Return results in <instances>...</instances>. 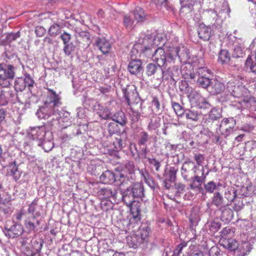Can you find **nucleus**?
Segmentation results:
<instances>
[{
  "instance_id": "1",
  "label": "nucleus",
  "mask_w": 256,
  "mask_h": 256,
  "mask_svg": "<svg viewBox=\"0 0 256 256\" xmlns=\"http://www.w3.org/2000/svg\"><path fill=\"white\" fill-rule=\"evenodd\" d=\"M242 81V78H238L230 80L227 83L226 90L231 96L240 100L238 102L242 108L256 110V100L250 95Z\"/></svg>"
},
{
  "instance_id": "2",
  "label": "nucleus",
  "mask_w": 256,
  "mask_h": 256,
  "mask_svg": "<svg viewBox=\"0 0 256 256\" xmlns=\"http://www.w3.org/2000/svg\"><path fill=\"white\" fill-rule=\"evenodd\" d=\"M184 54L181 52L180 47H170L166 50L163 47H159L155 50L152 60L158 66L166 68L174 64L176 58L182 60Z\"/></svg>"
},
{
  "instance_id": "3",
  "label": "nucleus",
  "mask_w": 256,
  "mask_h": 256,
  "mask_svg": "<svg viewBox=\"0 0 256 256\" xmlns=\"http://www.w3.org/2000/svg\"><path fill=\"white\" fill-rule=\"evenodd\" d=\"M124 96L132 112V120L137 122L140 118V110L141 109L140 98L136 88L127 86L122 90Z\"/></svg>"
},
{
  "instance_id": "4",
  "label": "nucleus",
  "mask_w": 256,
  "mask_h": 256,
  "mask_svg": "<svg viewBox=\"0 0 256 256\" xmlns=\"http://www.w3.org/2000/svg\"><path fill=\"white\" fill-rule=\"evenodd\" d=\"M122 196L123 202L130 208L134 220L136 221L140 220L141 219L140 202L134 200L136 197L132 194L130 189L128 188L122 193Z\"/></svg>"
},
{
  "instance_id": "5",
  "label": "nucleus",
  "mask_w": 256,
  "mask_h": 256,
  "mask_svg": "<svg viewBox=\"0 0 256 256\" xmlns=\"http://www.w3.org/2000/svg\"><path fill=\"white\" fill-rule=\"evenodd\" d=\"M118 168L119 172L117 174V186H124L127 184L128 182L134 178L136 168L133 162H128Z\"/></svg>"
},
{
  "instance_id": "6",
  "label": "nucleus",
  "mask_w": 256,
  "mask_h": 256,
  "mask_svg": "<svg viewBox=\"0 0 256 256\" xmlns=\"http://www.w3.org/2000/svg\"><path fill=\"white\" fill-rule=\"evenodd\" d=\"M15 76L14 68L11 64H0V86L7 88Z\"/></svg>"
},
{
  "instance_id": "7",
  "label": "nucleus",
  "mask_w": 256,
  "mask_h": 256,
  "mask_svg": "<svg viewBox=\"0 0 256 256\" xmlns=\"http://www.w3.org/2000/svg\"><path fill=\"white\" fill-rule=\"evenodd\" d=\"M109 144L104 147L105 154L117 156V153L123 148L124 142L120 135L108 138Z\"/></svg>"
},
{
  "instance_id": "8",
  "label": "nucleus",
  "mask_w": 256,
  "mask_h": 256,
  "mask_svg": "<svg viewBox=\"0 0 256 256\" xmlns=\"http://www.w3.org/2000/svg\"><path fill=\"white\" fill-rule=\"evenodd\" d=\"M146 73L148 76H153L156 80H162L164 76V71L160 66L154 64H149L146 67Z\"/></svg>"
},
{
  "instance_id": "9",
  "label": "nucleus",
  "mask_w": 256,
  "mask_h": 256,
  "mask_svg": "<svg viewBox=\"0 0 256 256\" xmlns=\"http://www.w3.org/2000/svg\"><path fill=\"white\" fill-rule=\"evenodd\" d=\"M236 124L235 120L232 118H224L219 127L220 134L226 138L229 136L232 132Z\"/></svg>"
},
{
  "instance_id": "10",
  "label": "nucleus",
  "mask_w": 256,
  "mask_h": 256,
  "mask_svg": "<svg viewBox=\"0 0 256 256\" xmlns=\"http://www.w3.org/2000/svg\"><path fill=\"white\" fill-rule=\"evenodd\" d=\"M197 168V166L192 160H188L184 162L181 168V174L183 178L186 180H188L189 178L192 177L193 172L196 174V170Z\"/></svg>"
},
{
  "instance_id": "11",
  "label": "nucleus",
  "mask_w": 256,
  "mask_h": 256,
  "mask_svg": "<svg viewBox=\"0 0 256 256\" xmlns=\"http://www.w3.org/2000/svg\"><path fill=\"white\" fill-rule=\"evenodd\" d=\"M24 224L28 233L34 232L37 226L40 224V221L34 215L25 214Z\"/></svg>"
},
{
  "instance_id": "12",
  "label": "nucleus",
  "mask_w": 256,
  "mask_h": 256,
  "mask_svg": "<svg viewBox=\"0 0 256 256\" xmlns=\"http://www.w3.org/2000/svg\"><path fill=\"white\" fill-rule=\"evenodd\" d=\"M48 92L51 93V95L48 96L46 100L44 102V104L50 105L52 104V107L55 109L56 107H58L62 105L60 97L56 93V92L52 89L46 88Z\"/></svg>"
},
{
  "instance_id": "13",
  "label": "nucleus",
  "mask_w": 256,
  "mask_h": 256,
  "mask_svg": "<svg viewBox=\"0 0 256 256\" xmlns=\"http://www.w3.org/2000/svg\"><path fill=\"white\" fill-rule=\"evenodd\" d=\"M46 135V127L44 126L31 128L28 133V138L32 140H42Z\"/></svg>"
},
{
  "instance_id": "14",
  "label": "nucleus",
  "mask_w": 256,
  "mask_h": 256,
  "mask_svg": "<svg viewBox=\"0 0 256 256\" xmlns=\"http://www.w3.org/2000/svg\"><path fill=\"white\" fill-rule=\"evenodd\" d=\"M150 231V228L146 224H144L142 225L134 233L137 238H138L139 242L143 244L148 242Z\"/></svg>"
},
{
  "instance_id": "15",
  "label": "nucleus",
  "mask_w": 256,
  "mask_h": 256,
  "mask_svg": "<svg viewBox=\"0 0 256 256\" xmlns=\"http://www.w3.org/2000/svg\"><path fill=\"white\" fill-rule=\"evenodd\" d=\"M225 86L223 83L215 79L211 82L208 90L212 95H216L224 92Z\"/></svg>"
},
{
  "instance_id": "16",
  "label": "nucleus",
  "mask_w": 256,
  "mask_h": 256,
  "mask_svg": "<svg viewBox=\"0 0 256 256\" xmlns=\"http://www.w3.org/2000/svg\"><path fill=\"white\" fill-rule=\"evenodd\" d=\"M100 182L104 184H112L116 182L117 185V174L115 175L110 170L104 172L100 177Z\"/></svg>"
},
{
  "instance_id": "17",
  "label": "nucleus",
  "mask_w": 256,
  "mask_h": 256,
  "mask_svg": "<svg viewBox=\"0 0 256 256\" xmlns=\"http://www.w3.org/2000/svg\"><path fill=\"white\" fill-rule=\"evenodd\" d=\"M23 232V228L21 225L14 224L10 228H6L4 233L6 236L9 238H15L21 235Z\"/></svg>"
},
{
  "instance_id": "18",
  "label": "nucleus",
  "mask_w": 256,
  "mask_h": 256,
  "mask_svg": "<svg viewBox=\"0 0 256 256\" xmlns=\"http://www.w3.org/2000/svg\"><path fill=\"white\" fill-rule=\"evenodd\" d=\"M212 31V28L210 26H206L204 24H200L198 28V36L200 39L207 41L210 38Z\"/></svg>"
},
{
  "instance_id": "19",
  "label": "nucleus",
  "mask_w": 256,
  "mask_h": 256,
  "mask_svg": "<svg viewBox=\"0 0 256 256\" xmlns=\"http://www.w3.org/2000/svg\"><path fill=\"white\" fill-rule=\"evenodd\" d=\"M96 44L98 49L104 54H108L111 50V44L110 42L104 38H98Z\"/></svg>"
},
{
  "instance_id": "20",
  "label": "nucleus",
  "mask_w": 256,
  "mask_h": 256,
  "mask_svg": "<svg viewBox=\"0 0 256 256\" xmlns=\"http://www.w3.org/2000/svg\"><path fill=\"white\" fill-rule=\"evenodd\" d=\"M55 114L54 108L50 105L44 106L41 107L38 111V114L39 117L44 119H46Z\"/></svg>"
},
{
  "instance_id": "21",
  "label": "nucleus",
  "mask_w": 256,
  "mask_h": 256,
  "mask_svg": "<svg viewBox=\"0 0 256 256\" xmlns=\"http://www.w3.org/2000/svg\"><path fill=\"white\" fill-rule=\"evenodd\" d=\"M244 64L246 68L256 76V48L254 54L248 56Z\"/></svg>"
},
{
  "instance_id": "22",
  "label": "nucleus",
  "mask_w": 256,
  "mask_h": 256,
  "mask_svg": "<svg viewBox=\"0 0 256 256\" xmlns=\"http://www.w3.org/2000/svg\"><path fill=\"white\" fill-rule=\"evenodd\" d=\"M22 172L18 170V166L15 162L10 164L7 168V175L13 177L15 180H17L21 176Z\"/></svg>"
},
{
  "instance_id": "23",
  "label": "nucleus",
  "mask_w": 256,
  "mask_h": 256,
  "mask_svg": "<svg viewBox=\"0 0 256 256\" xmlns=\"http://www.w3.org/2000/svg\"><path fill=\"white\" fill-rule=\"evenodd\" d=\"M98 194L100 198L103 200H106L110 198H116L117 191L115 189L112 190L108 188H103L99 191Z\"/></svg>"
},
{
  "instance_id": "24",
  "label": "nucleus",
  "mask_w": 256,
  "mask_h": 256,
  "mask_svg": "<svg viewBox=\"0 0 256 256\" xmlns=\"http://www.w3.org/2000/svg\"><path fill=\"white\" fill-rule=\"evenodd\" d=\"M129 72L132 74H140L142 70V62L140 60H133L130 62L128 66Z\"/></svg>"
},
{
  "instance_id": "25",
  "label": "nucleus",
  "mask_w": 256,
  "mask_h": 256,
  "mask_svg": "<svg viewBox=\"0 0 256 256\" xmlns=\"http://www.w3.org/2000/svg\"><path fill=\"white\" fill-rule=\"evenodd\" d=\"M220 242L222 246L230 251H234L238 248V242L231 238L227 240H220Z\"/></svg>"
},
{
  "instance_id": "26",
  "label": "nucleus",
  "mask_w": 256,
  "mask_h": 256,
  "mask_svg": "<svg viewBox=\"0 0 256 256\" xmlns=\"http://www.w3.org/2000/svg\"><path fill=\"white\" fill-rule=\"evenodd\" d=\"M196 106L200 109H208L210 107L209 102L204 97L198 94L194 97Z\"/></svg>"
},
{
  "instance_id": "27",
  "label": "nucleus",
  "mask_w": 256,
  "mask_h": 256,
  "mask_svg": "<svg viewBox=\"0 0 256 256\" xmlns=\"http://www.w3.org/2000/svg\"><path fill=\"white\" fill-rule=\"evenodd\" d=\"M112 118L113 121L117 122L122 126H124L127 122L126 115L122 111L116 112L112 116Z\"/></svg>"
},
{
  "instance_id": "28",
  "label": "nucleus",
  "mask_w": 256,
  "mask_h": 256,
  "mask_svg": "<svg viewBox=\"0 0 256 256\" xmlns=\"http://www.w3.org/2000/svg\"><path fill=\"white\" fill-rule=\"evenodd\" d=\"M130 190L136 198H142L144 196V186L142 183H134Z\"/></svg>"
},
{
  "instance_id": "29",
  "label": "nucleus",
  "mask_w": 256,
  "mask_h": 256,
  "mask_svg": "<svg viewBox=\"0 0 256 256\" xmlns=\"http://www.w3.org/2000/svg\"><path fill=\"white\" fill-rule=\"evenodd\" d=\"M230 60L229 52L226 50H221L218 54V60L222 64H228Z\"/></svg>"
},
{
  "instance_id": "30",
  "label": "nucleus",
  "mask_w": 256,
  "mask_h": 256,
  "mask_svg": "<svg viewBox=\"0 0 256 256\" xmlns=\"http://www.w3.org/2000/svg\"><path fill=\"white\" fill-rule=\"evenodd\" d=\"M134 19L138 22H143L146 19V14L142 8L140 7L136 8L132 12Z\"/></svg>"
},
{
  "instance_id": "31",
  "label": "nucleus",
  "mask_w": 256,
  "mask_h": 256,
  "mask_svg": "<svg viewBox=\"0 0 256 256\" xmlns=\"http://www.w3.org/2000/svg\"><path fill=\"white\" fill-rule=\"evenodd\" d=\"M98 108L96 112L98 116L103 120H108L110 118V113L109 110L106 107L98 105Z\"/></svg>"
},
{
  "instance_id": "32",
  "label": "nucleus",
  "mask_w": 256,
  "mask_h": 256,
  "mask_svg": "<svg viewBox=\"0 0 256 256\" xmlns=\"http://www.w3.org/2000/svg\"><path fill=\"white\" fill-rule=\"evenodd\" d=\"M119 125L118 124L114 121L108 123L107 126V129L109 134H120L121 130Z\"/></svg>"
},
{
  "instance_id": "33",
  "label": "nucleus",
  "mask_w": 256,
  "mask_h": 256,
  "mask_svg": "<svg viewBox=\"0 0 256 256\" xmlns=\"http://www.w3.org/2000/svg\"><path fill=\"white\" fill-rule=\"evenodd\" d=\"M184 115L188 120L194 122H197L199 119V114L197 111L192 110L190 109L184 110Z\"/></svg>"
},
{
  "instance_id": "34",
  "label": "nucleus",
  "mask_w": 256,
  "mask_h": 256,
  "mask_svg": "<svg viewBox=\"0 0 256 256\" xmlns=\"http://www.w3.org/2000/svg\"><path fill=\"white\" fill-rule=\"evenodd\" d=\"M234 233L233 229L230 226H226L220 232V240H227L231 238Z\"/></svg>"
},
{
  "instance_id": "35",
  "label": "nucleus",
  "mask_w": 256,
  "mask_h": 256,
  "mask_svg": "<svg viewBox=\"0 0 256 256\" xmlns=\"http://www.w3.org/2000/svg\"><path fill=\"white\" fill-rule=\"evenodd\" d=\"M126 242L130 247L134 248H136L140 244H142L141 242H139L138 238H137L135 233L132 236H128L126 238Z\"/></svg>"
},
{
  "instance_id": "36",
  "label": "nucleus",
  "mask_w": 256,
  "mask_h": 256,
  "mask_svg": "<svg viewBox=\"0 0 256 256\" xmlns=\"http://www.w3.org/2000/svg\"><path fill=\"white\" fill-rule=\"evenodd\" d=\"M212 80L206 76H200L198 78L197 82L198 85L204 88H208Z\"/></svg>"
},
{
  "instance_id": "37",
  "label": "nucleus",
  "mask_w": 256,
  "mask_h": 256,
  "mask_svg": "<svg viewBox=\"0 0 256 256\" xmlns=\"http://www.w3.org/2000/svg\"><path fill=\"white\" fill-rule=\"evenodd\" d=\"M178 168L174 166L170 167L168 172L166 174L167 179L170 182L175 181L176 176Z\"/></svg>"
},
{
  "instance_id": "38",
  "label": "nucleus",
  "mask_w": 256,
  "mask_h": 256,
  "mask_svg": "<svg viewBox=\"0 0 256 256\" xmlns=\"http://www.w3.org/2000/svg\"><path fill=\"white\" fill-rule=\"evenodd\" d=\"M9 91L2 90L0 92V105L5 106L8 101V96L10 95Z\"/></svg>"
},
{
  "instance_id": "39",
  "label": "nucleus",
  "mask_w": 256,
  "mask_h": 256,
  "mask_svg": "<svg viewBox=\"0 0 256 256\" xmlns=\"http://www.w3.org/2000/svg\"><path fill=\"white\" fill-rule=\"evenodd\" d=\"M149 139L148 133L145 131L142 132L139 134L138 144L140 146L145 145Z\"/></svg>"
},
{
  "instance_id": "40",
  "label": "nucleus",
  "mask_w": 256,
  "mask_h": 256,
  "mask_svg": "<svg viewBox=\"0 0 256 256\" xmlns=\"http://www.w3.org/2000/svg\"><path fill=\"white\" fill-rule=\"evenodd\" d=\"M208 116L209 118L211 120L215 121L221 118V114L218 109L216 108H213L210 112Z\"/></svg>"
},
{
  "instance_id": "41",
  "label": "nucleus",
  "mask_w": 256,
  "mask_h": 256,
  "mask_svg": "<svg viewBox=\"0 0 256 256\" xmlns=\"http://www.w3.org/2000/svg\"><path fill=\"white\" fill-rule=\"evenodd\" d=\"M172 106L178 116L181 117L184 115V110L183 108L178 103L172 102Z\"/></svg>"
},
{
  "instance_id": "42",
  "label": "nucleus",
  "mask_w": 256,
  "mask_h": 256,
  "mask_svg": "<svg viewBox=\"0 0 256 256\" xmlns=\"http://www.w3.org/2000/svg\"><path fill=\"white\" fill-rule=\"evenodd\" d=\"M60 32V27L58 24H54L48 30V34L52 36L58 35Z\"/></svg>"
},
{
  "instance_id": "43",
  "label": "nucleus",
  "mask_w": 256,
  "mask_h": 256,
  "mask_svg": "<svg viewBox=\"0 0 256 256\" xmlns=\"http://www.w3.org/2000/svg\"><path fill=\"white\" fill-rule=\"evenodd\" d=\"M212 202L217 206L222 205L223 202V198L219 192H217L214 194Z\"/></svg>"
},
{
  "instance_id": "44",
  "label": "nucleus",
  "mask_w": 256,
  "mask_h": 256,
  "mask_svg": "<svg viewBox=\"0 0 256 256\" xmlns=\"http://www.w3.org/2000/svg\"><path fill=\"white\" fill-rule=\"evenodd\" d=\"M14 88L17 91H22L25 89L24 80L23 78H20L16 80Z\"/></svg>"
},
{
  "instance_id": "45",
  "label": "nucleus",
  "mask_w": 256,
  "mask_h": 256,
  "mask_svg": "<svg viewBox=\"0 0 256 256\" xmlns=\"http://www.w3.org/2000/svg\"><path fill=\"white\" fill-rule=\"evenodd\" d=\"M123 23L126 28L132 29L134 25V21L130 16L126 14L124 16Z\"/></svg>"
},
{
  "instance_id": "46",
  "label": "nucleus",
  "mask_w": 256,
  "mask_h": 256,
  "mask_svg": "<svg viewBox=\"0 0 256 256\" xmlns=\"http://www.w3.org/2000/svg\"><path fill=\"white\" fill-rule=\"evenodd\" d=\"M204 187L206 192L212 194L216 190V182L210 181L205 184Z\"/></svg>"
},
{
  "instance_id": "47",
  "label": "nucleus",
  "mask_w": 256,
  "mask_h": 256,
  "mask_svg": "<svg viewBox=\"0 0 256 256\" xmlns=\"http://www.w3.org/2000/svg\"><path fill=\"white\" fill-rule=\"evenodd\" d=\"M188 242H182L178 244L176 248L174 250L173 256H180V254L182 252V249L187 246Z\"/></svg>"
},
{
  "instance_id": "48",
  "label": "nucleus",
  "mask_w": 256,
  "mask_h": 256,
  "mask_svg": "<svg viewBox=\"0 0 256 256\" xmlns=\"http://www.w3.org/2000/svg\"><path fill=\"white\" fill-rule=\"evenodd\" d=\"M221 224L219 222L213 221L210 225V231L212 234H215L220 228Z\"/></svg>"
},
{
  "instance_id": "49",
  "label": "nucleus",
  "mask_w": 256,
  "mask_h": 256,
  "mask_svg": "<svg viewBox=\"0 0 256 256\" xmlns=\"http://www.w3.org/2000/svg\"><path fill=\"white\" fill-rule=\"evenodd\" d=\"M38 206V200H34L30 204L28 205L27 212L25 214L29 215H34V212L36 210V206Z\"/></svg>"
},
{
  "instance_id": "50",
  "label": "nucleus",
  "mask_w": 256,
  "mask_h": 256,
  "mask_svg": "<svg viewBox=\"0 0 256 256\" xmlns=\"http://www.w3.org/2000/svg\"><path fill=\"white\" fill-rule=\"evenodd\" d=\"M75 48V46L72 43H68L64 44L63 50L66 55L70 56L72 52L74 50Z\"/></svg>"
},
{
  "instance_id": "51",
  "label": "nucleus",
  "mask_w": 256,
  "mask_h": 256,
  "mask_svg": "<svg viewBox=\"0 0 256 256\" xmlns=\"http://www.w3.org/2000/svg\"><path fill=\"white\" fill-rule=\"evenodd\" d=\"M194 158L198 166H202L204 160V156L202 154H194Z\"/></svg>"
},
{
  "instance_id": "52",
  "label": "nucleus",
  "mask_w": 256,
  "mask_h": 256,
  "mask_svg": "<svg viewBox=\"0 0 256 256\" xmlns=\"http://www.w3.org/2000/svg\"><path fill=\"white\" fill-rule=\"evenodd\" d=\"M209 256H222L221 252L218 246H212L208 251Z\"/></svg>"
},
{
  "instance_id": "53",
  "label": "nucleus",
  "mask_w": 256,
  "mask_h": 256,
  "mask_svg": "<svg viewBox=\"0 0 256 256\" xmlns=\"http://www.w3.org/2000/svg\"><path fill=\"white\" fill-rule=\"evenodd\" d=\"M80 36L84 39V43H82L84 46L88 47L90 43V40L88 33H82L80 34Z\"/></svg>"
},
{
  "instance_id": "54",
  "label": "nucleus",
  "mask_w": 256,
  "mask_h": 256,
  "mask_svg": "<svg viewBox=\"0 0 256 256\" xmlns=\"http://www.w3.org/2000/svg\"><path fill=\"white\" fill-rule=\"evenodd\" d=\"M148 160L150 164L154 166L157 172L158 171L160 166V162L155 158H148Z\"/></svg>"
},
{
  "instance_id": "55",
  "label": "nucleus",
  "mask_w": 256,
  "mask_h": 256,
  "mask_svg": "<svg viewBox=\"0 0 256 256\" xmlns=\"http://www.w3.org/2000/svg\"><path fill=\"white\" fill-rule=\"evenodd\" d=\"M60 38L62 40L64 44H65L69 43L71 40V35L66 32H64L61 34Z\"/></svg>"
},
{
  "instance_id": "56",
  "label": "nucleus",
  "mask_w": 256,
  "mask_h": 256,
  "mask_svg": "<svg viewBox=\"0 0 256 256\" xmlns=\"http://www.w3.org/2000/svg\"><path fill=\"white\" fill-rule=\"evenodd\" d=\"M152 106L155 107V110L156 112L159 110L160 108V102L158 100V98L157 97L154 96L152 98Z\"/></svg>"
},
{
  "instance_id": "57",
  "label": "nucleus",
  "mask_w": 256,
  "mask_h": 256,
  "mask_svg": "<svg viewBox=\"0 0 256 256\" xmlns=\"http://www.w3.org/2000/svg\"><path fill=\"white\" fill-rule=\"evenodd\" d=\"M20 36V34L19 32L16 33H11L8 34L6 38L10 42H12L16 40Z\"/></svg>"
},
{
  "instance_id": "58",
  "label": "nucleus",
  "mask_w": 256,
  "mask_h": 256,
  "mask_svg": "<svg viewBox=\"0 0 256 256\" xmlns=\"http://www.w3.org/2000/svg\"><path fill=\"white\" fill-rule=\"evenodd\" d=\"M210 70L207 68L202 67L198 69V72L200 76H206L207 74H210Z\"/></svg>"
},
{
  "instance_id": "59",
  "label": "nucleus",
  "mask_w": 256,
  "mask_h": 256,
  "mask_svg": "<svg viewBox=\"0 0 256 256\" xmlns=\"http://www.w3.org/2000/svg\"><path fill=\"white\" fill-rule=\"evenodd\" d=\"M232 214V212L230 208H226L222 212V216L224 217L225 214H227L226 220H230Z\"/></svg>"
},
{
  "instance_id": "60",
  "label": "nucleus",
  "mask_w": 256,
  "mask_h": 256,
  "mask_svg": "<svg viewBox=\"0 0 256 256\" xmlns=\"http://www.w3.org/2000/svg\"><path fill=\"white\" fill-rule=\"evenodd\" d=\"M24 85L26 88V86L32 87L33 86L34 82L30 76H26V78H24Z\"/></svg>"
},
{
  "instance_id": "61",
  "label": "nucleus",
  "mask_w": 256,
  "mask_h": 256,
  "mask_svg": "<svg viewBox=\"0 0 256 256\" xmlns=\"http://www.w3.org/2000/svg\"><path fill=\"white\" fill-rule=\"evenodd\" d=\"M196 182H198V184L200 186L203 182H205V178H202V176H199L196 174L193 179Z\"/></svg>"
},
{
  "instance_id": "62",
  "label": "nucleus",
  "mask_w": 256,
  "mask_h": 256,
  "mask_svg": "<svg viewBox=\"0 0 256 256\" xmlns=\"http://www.w3.org/2000/svg\"><path fill=\"white\" fill-rule=\"evenodd\" d=\"M25 214H26V212H24L22 210H21L20 212H19L17 213L16 214V219L18 220H21L22 218H24V220L25 218Z\"/></svg>"
},
{
  "instance_id": "63",
  "label": "nucleus",
  "mask_w": 256,
  "mask_h": 256,
  "mask_svg": "<svg viewBox=\"0 0 256 256\" xmlns=\"http://www.w3.org/2000/svg\"><path fill=\"white\" fill-rule=\"evenodd\" d=\"M7 204H8V206L6 207V208H3L2 206L4 204H0V209L2 210L5 214H8L10 213V207L9 206L10 205V204L9 202H8Z\"/></svg>"
},
{
  "instance_id": "64",
  "label": "nucleus",
  "mask_w": 256,
  "mask_h": 256,
  "mask_svg": "<svg viewBox=\"0 0 256 256\" xmlns=\"http://www.w3.org/2000/svg\"><path fill=\"white\" fill-rule=\"evenodd\" d=\"M6 111L2 109H0V124L6 118Z\"/></svg>"
}]
</instances>
